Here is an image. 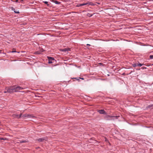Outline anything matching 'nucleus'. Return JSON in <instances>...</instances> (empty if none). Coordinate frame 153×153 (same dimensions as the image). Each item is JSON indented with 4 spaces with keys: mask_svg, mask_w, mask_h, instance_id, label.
<instances>
[{
    "mask_svg": "<svg viewBox=\"0 0 153 153\" xmlns=\"http://www.w3.org/2000/svg\"><path fill=\"white\" fill-rule=\"evenodd\" d=\"M23 89V88L22 87L16 86H15L9 88L7 87L5 88L6 91H4V93H7L16 92L19 91L20 90L22 89Z\"/></svg>",
    "mask_w": 153,
    "mask_h": 153,
    "instance_id": "nucleus-1",
    "label": "nucleus"
},
{
    "mask_svg": "<svg viewBox=\"0 0 153 153\" xmlns=\"http://www.w3.org/2000/svg\"><path fill=\"white\" fill-rule=\"evenodd\" d=\"M22 117L23 118H25L26 117H27L28 118H30L33 117V116H32L30 114H24L23 115H22L21 117Z\"/></svg>",
    "mask_w": 153,
    "mask_h": 153,
    "instance_id": "nucleus-2",
    "label": "nucleus"
},
{
    "mask_svg": "<svg viewBox=\"0 0 153 153\" xmlns=\"http://www.w3.org/2000/svg\"><path fill=\"white\" fill-rule=\"evenodd\" d=\"M48 58L49 60V63H51L54 62V59L53 58H52L51 57H48Z\"/></svg>",
    "mask_w": 153,
    "mask_h": 153,
    "instance_id": "nucleus-3",
    "label": "nucleus"
},
{
    "mask_svg": "<svg viewBox=\"0 0 153 153\" xmlns=\"http://www.w3.org/2000/svg\"><path fill=\"white\" fill-rule=\"evenodd\" d=\"M108 117H109L110 119V120H114L115 119H118V117H120L119 116H111L108 115L107 116Z\"/></svg>",
    "mask_w": 153,
    "mask_h": 153,
    "instance_id": "nucleus-4",
    "label": "nucleus"
},
{
    "mask_svg": "<svg viewBox=\"0 0 153 153\" xmlns=\"http://www.w3.org/2000/svg\"><path fill=\"white\" fill-rule=\"evenodd\" d=\"M22 115V113H21L20 115H18L17 114H14L13 115V117H16L17 118H20Z\"/></svg>",
    "mask_w": 153,
    "mask_h": 153,
    "instance_id": "nucleus-5",
    "label": "nucleus"
},
{
    "mask_svg": "<svg viewBox=\"0 0 153 153\" xmlns=\"http://www.w3.org/2000/svg\"><path fill=\"white\" fill-rule=\"evenodd\" d=\"M143 65L140 64V63H135L133 64L132 65L134 67H135L136 66H139V67H141V66Z\"/></svg>",
    "mask_w": 153,
    "mask_h": 153,
    "instance_id": "nucleus-6",
    "label": "nucleus"
},
{
    "mask_svg": "<svg viewBox=\"0 0 153 153\" xmlns=\"http://www.w3.org/2000/svg\"><path fill=\"white\" fill-rule=\"evenodd\" d=\"M98 112L100 114H106V113L104 110H100L98 111Z\"/></svg>",
    "mask_w": 153,
    "mask_h": 153,
    "instance_id": "nucleus-7",
    "label": "nucleus"
},
{
    "mask_svg": "<svg viewBox=\"0 0 153 153\" xmlns=\"http://www.w3.org/2000/svg\"><path fill=\"white\" fill-rule=\"evenodd\" d=\"M61 51H62L66 52L70 51V49L66 48L63 49H61Z\"/></svg>",
    "mask_w": 153,
    "mask_h": 153,
    "instance_id": "nucleus-8",
    "label": "nucleus"
},
{
    "mask_svg": "<svg viewBox=\"0 0 153 153\" xmlns=\"http://www.w3.org/2000/svg\"><path fill=\"white\" fill-rule=\"evenodd\" d=\"M86 4H86V3L80 4L77 5L76 6L77 7H80V6H84V5H85Z\"/></svg>",
    "mask_w": 153,
    "mask_h": 153,
    "instance_id": "nucleus-9",
    "label": "nucleus"
},
{
    "mask_svg": "<svg viewBox=\"0 0 153 153\" xmlns=\"http://www.w3.org/2000/svg\"><path fill=\"white\" fill-rule=\"evenodd\" d=\"M44 140V139L43 138H41L38 139L37 140H38V141H39V142H42V141H43Z\"/></svg>",
    "mask_w": 153,
    "mask_h": 153,
    "instance_id": "nucleus-10",
    "label": "nucleus"
},
{
    "mask_svg": "<svg viewBox=\"0 0 153 153\" xmlns=\"http://www.w3.org/2000/svg\"><path fill=\"white\" fill-rule=\"evenodd\" d=\"M27 142V140H21L20 141V143H26Z\"/></svg>",
    "mask_w": 153,
    "mask_h": 153,
    "instance_id": "nucleus-11",
    "label": "nucleus"
},
{
    "mask_svg": "<svg viewBox=\"0 0 153 153\" xmlns=\"http://www.w3.org/2000/svg\"><path fill=\"white\" fill-rule=\"evenodd\" d=\"M54 3L56 4H60V2H58L57 1H54Z\"/></svg>",
    "mask_w": 153,
    "mask_h": 153,
    "instance_id": "nucleus-12",
    "label": "nucleus"
},
{
    "mask_svg": "<svg viewBox=\"0 0 153 153\" xmlns=\"http://www.w3.org/2000/svg\"><path fill=\"white\" fill-rule=\"evenodd\" d=\"M7 139L6 138H0V140H7Z\"/></svg>",
    "mask_w": 153,
    "mask_h": 153,
    "instance_id": "nucleus-13",
    "label": "nucleus"
},
{
    "mask_svg": "<svg viewBox=\"0 0 153 153\" xmlns=\"http://www.w3.org/2000/svg\"><path fill=\"white\" fill-rule=\"evenodd\" d=\"M14 12L17 13H19V12L18 10H14Z\"/></svg>",
    "mask_w": 153,
    "mask_h": 153,
    "instance_id": "nucleus-14",
    "label": "nucleus"
},
{
    "mask_svg": "<svg viewBox=\"0 0 153 153\" xmlns=\"http://www.w3.org/2000/svg\"><path fill=\"white\" fill-rule=\"evenodd\" d=\"M43 2L45 3V4H47L48 6V2L47 1H44Z\"/></svg>",
    "mask_w": 153,
    "mask_h": 153,
    "instance_id": "nucleus-15",
    "label": "nucleus"
},
{
    "mask_svg": "<svg viewBox=\"0 0 153 153\" xmlns=\"http://www.w3.org/2000/svg\"><path fill=\"white\" fill-rule=\"evenodd\" d=\"M93 14H90L89 13L87 14V16L89 17H91L92 16Z\"/></svg>",
    "mask_w": 153,
    "mask_h": 153,
    "instance_id": "nucleus-16",
    "label": "nucleus"
},
{
    "mask_svg": "<svg viewBox=\"0 0 153 153\" xmlns=\"http://www.w3.org/2000/svg\"><path fill=\"white\" fill-rule=\"evenodd\" d=\"M150 59H153V55H150Z\"/></svg>",
    "mask_w": 153,
    "mask_h": 153,
    "instance_id": "nucleus-17",
    "label": "nucleus"
},
{
    "mask_svg": "<svg viewBox=\"0 0 153 153\" xmlns=\"http://www.w3.org/2000/svg\"><path fill=\"white\" fill-rule=\"evenodd\" d=\"M11 9H12V10H13L14 11V10H15V9H14L13 7H12L11 8Z\"/></svg>",
    "mask_w": 153,
    "mask_h": 153,
    "instance_id": "nucleus-18",
    "label": "nucleus"
},
{
    "mask_svg": "<svg viewBox=\"0 0 153 153\" xmlns=\"http://www.w3.org/2000/svg\"><path fill=\"white\" fill-rule=\"evenodd\" d=\"M16 52V51H12L11 52H12V53H14V52Z\"/></svg>",
    "mask_w": 153,
    "mask_h": 153,
    "instance_id": "nucleus-19",
    "label": "nucleus"
},
{
    "mask_svg": "<svg viewBox=\"0 0 153 153\" xmlns=\"http://www.w3.org/2000/svg\"><path fill=\"white\" fill-rule=\"evenodd\" d=\"M18 0H16V2H18Z\"/></svg>",
    "mask_w": 153,
    "mask_h": 153,
    "instance_id": "nucleus-20",
    "label": "nucleus"
},
{
    "mask_svg": "<svg viewBox=\"0 0 153 153\" xmlns=\"http://www.w3.org/2000/svg\"><path fill=\"white\" fill-rule=\"evenodd\" d=\"M87 46H90V45L88 44H87Z\"/></svg>",
    "mask_w": 153,
    "mask_h": 153,
    "instance_id": "nucleus-21",
    "label": "nucleus"
},
{
    "mask_svg": "<svg viewBox=\"0 0 153 153\" xmlns=\"http://www.w3.org/2000/svg\"><path fill=\"white\" fill-rule=\"evenodd\" d=\"M80 79H84V78H80Z\"/></svg>",
    "mask_w": 153,
    "mask_h": 153,
    "instance_id": "nucleus-22",
    "label": "nucleus"
},
{
    "mask_svg": "<svg viewBox=\"0 0 153 153\" xmlns=\"http://www.w3.org/2000/svg\"><path fill=\"white\" fill-rule=\"evenodd\" d=\"M1 51L0 50V53H1Z\"/></svg>",
    "mask_w": 153,
    "mask_h": 153,
    "instance_id": "nucleus-23",
    "label": "nucleus"
},
{
    "mask_svg": "<svg viewBox=\"0 0 153 153\" xmlns=\"http://www.w3.org/2000/svg\"><path fill=\"white\" fill-rule=\"evenodd\" d=\"M150 105L149 106V108H150Z\"/></svg>",
    "mask_w": 153,
    "mask_h": 153,
    "instance_id": "nucleus-24",
    "label": "nucleus"
}]
</instances>
